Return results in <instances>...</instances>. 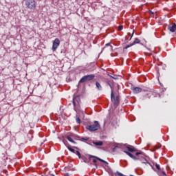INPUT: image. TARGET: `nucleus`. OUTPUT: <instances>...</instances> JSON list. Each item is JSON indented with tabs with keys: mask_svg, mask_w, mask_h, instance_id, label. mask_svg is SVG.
Masks as SVG:
<instances>
[{
	"mask_svg": "<svg viewBox=\"0 0 176 176\" xmlns=\"http://www.w3.org/2000/svg\"><path fill=\"white\" fill-rule=\"evenodd\" d=\"M124 153H126V155L129 156V157H131V159H133V160H140V162L143 164H149V162H148V160H146V158L145 157V154H144L142 151L137 152L135 153V155L137 157L133 155L131 153L127 152L126 151H124Z\"/></svg>",
	"mask_w": 176,
	"mask_h": 176,
	"instance_id": "1",
	"label": "nucleus"
},
{
	"mask_svg": "<svg viewBox=\"0 0 176 176\" xmlns=\"http://www.w3.org/2000/svg\"><path fill=\"white\" fill-rule=\"evenodd\" d=\"M86 129L89 131H97L100 129V123H98V121H95L93 124L87 125Z\"/></svg>",
	"mask_w": 176,
	"mask_h": 176,
	"instance_id": "2",
	"label": "nucleus"
},
{
	"mask_svg": "<svg viewBox=\"0 0 176 176\" xmlns=\"http://www.w3.org/2000/svg\"><path fill=\"white\" fill-rule=\"evenodd\" d=\"M96 78L94 74H88L82 77V78L79 80V83H85V82H89L90 80H93Z\"/></svg>",
	"mask_w": 176,
	"mask_h": 176,
	"instance_id": "3",
	"label": "nucleus"
},
{
	"mask_svg": "<svg viewBox=\"0 0 176 176\" xmlns=\"http://www.w3.org/2000/svg\"><path fill=\"white\" fill-rule=\"evenodd\" d=\"M89 160H91L93 162V163L95 164V166L97 168V160H99V162H101L102 163H104V164L108 165V162H106L105 160L98 157H96L94 155H89Z\"/></svg>",
	"mask_w": 176,
	"mask_h": 176,
	"instance_id": "4",
	"label": "nucleus"
},
{
	"mask_svg": "<svg viewBox=\"0 0 176 176\" xmlns=\"http://www.w3.org/2000/svg\"><path fill=\"white\" fill-rule=\"evenodd\" d=\"M111 100L113 103L114 107L119 106L120 100H119V96H117L115 98V94H113V91H111Z\"/></svg>",
	"mask_w": 176,
	"mask_h": 176,
	"instance_id": "5",
	"label": "nucleus"
},
{
	"mask_svg": "<svg viewBox=\"0 0 176 176\" xmlns=\"http://www.w3.org/2000/svg\"><path fill=\"white\" fill-rule=\"evenodd\" d=\"M25 5L28 9H35L36 8V1L35 0H28Z\"/></svg>",
	"mask_w": 176,
	"mask_h": 176,
	"instance_id": "6",
	"label": "nucleus"
},
{
	"mask_svg": "<svg viewBox=\"0 0 176 176\" xmlns=\"http://www.w3.org/2000/svg\"><path fill=\"white\" fill-rule=\"evenodd\" d=\"M79 104H80V98H79V96H76L73 98V105L75 111L79 109Z\"/></svg>",
	"mask_w": 176,
	"mask_h": 176,
	"instance_id": "7",
	"label": "nucleus"
},
{
	"mask_svg": "<svg viewBox=\"0 0 176 176\" xmlns=\"http://www.w3.org/2000/svg\"><path fill=\"white\" fill-rule=\"evenodd\" d=\"M59 46H60V39L55 38L52 44V50L54 52H56L57 50V47H58Z\"/></svg>",
	"mask_w": 176,
	"mask_h": 176,
	"instance_id": "8",
	"label": "nucleus"
},
{
	"mask_svg": "<svg viewBox=\"0 0 176 176\" xmlns=\"http://www.w3.org/2000/svg\"><path fill=\"white\" fill-rule=\"evenodd\" d=\"M141 42V40H140L139 38H135L133 41V43H131L130 45H128L125 47H124V49H129V47H131V46H134V45H137V43H140Z\"/></svg>",
	"mask_w": 176,
	"mask_h": 176,
	"instance_id": "9",
	"label": "nucleus"
},
{
	"mask_svg": "<svg viewBox=\"0 0 176 176\" xmlns=\"http://www.w3.org/2000/svg\"><path fill=\"white\" fill-rule=\"evenodd\" d=\"M104 50H106V52H113V47L110 43H107L104 47Z\"/></svg>",
	"mask_w": 176,
	"mask_h": 176,
	"instance_id": "10",
	"label": "nucleus"
},
{
	"mask_svg": "<svg viewBox=\"0 0 176 176\" xmlns=\"http://www.w3.org/2000/svg\"><path fill=\"white\" fill-rule=\"evenodd\" d=\"M168 30H169V31L170 32H175V31H176V24L173 23L172 25H169L168 26Z\"/></svg>",
	"mask_w": 176,
	"mask_h": 176,
	"instance_id": "11",
	"label": "nucleus"
},
{
	"mask_svg": "<svg viewBox=\"0 0 176 176\" xmlns=\"http://www.w3.org/2000/svg\"><path fill=\"white\" fill-rule=\"evenodd\" d=\"M132 90L135 94H138V93H141L142 91V89L140 87H134Z\"/></svg>",
	"mask_w": 176,
	"mask_h": 176,
	"instance_id": "12",
	"label": "nucleus"
},
{
	"mask_svg": "<svg viewBox=\"0 0 176 176\" xmlns=\"http://www.w3.org/2000/svg\"><path fill=\"white\" fill-rule=\"evenodd\" d=\"M94 145H96V146H102L104 145V142L102 141L99 142H93Z\"/></svg>",
	"mask_w": 176,
	"mask_h": 176,
	"instance_id": "13",
	"label": "nucleus"
},
{
	"mask_svg": "<svg viewBox=\"0 0 176 176\" xmlns=\"http://www.w3.org/2000/svg\"><path fill=\"white\" fill-rule=\"evenodd\" d=\"M126 149H127V152H129L130 153H133V152H136L137 150L135 149V148L134 147H130V146H126Z\"/></svg>",
	"mask_w": 176,
	"mask_h": 176,
	"instance_id": "14",
	"label": "nucleus"
},
{
	"mask_svg": "<svg viewBox=\"0 0 176 176\" xmlns=\"http://www.w3.org/2000/svg\"><path fill=\"white\" fill-rule=\"evenodd\" d=\"M96 86L97 90H99V91L102 90V86L100 82H98V81L96 82Z\"/></svg>",
	"mask_w": 176,
	"mask_h": 176,
	"instance_id": "15",
	"label": "nucleus"
},
{
	"mask_svg": "<svg viewBox=\"0 0 176 176\" xmlns=\"http://www.w3.org/2000/svg\"><path fill=\"white\" fill-rule=\"evenodd\" d=\"M66 138H67V140L69 141V142H72V144H76V141H74V140L72 139L71 137H69V136H66Z\"/></svg>",
	"mask_w": 176,
	"mask_h": 176,
	"instance_id": "16",
	"label": "nucleus"
},
{
	"mask_svg": "<svg viewBox=\"0 0 176 176\" xmlns=\"http://www.w3.org/2000/svg\"><path fill=\"white\" fill-rule=\"evenodd\" d=\"M76 123H78V124H80L81 121H80V118H79V116H76Z\"/></svg>",
	"mask_w": 176,
	"mask_h": 176,
	"instance_id": "17",
	"label": "nucleus"
},
{
	"mask_svg": "<svg viewBox=\"0 0 176 176\" xmlns=\"http://www.w3.org/2000/svg\"><path fill=\"white\" fill-rule=\"evenodd\" d=\"M67 149H69V151L70 152H72L73 153H75V152H76V150L72 148H71L69 146H67Z\"/></svg>",
	"mask_w": 176,
	"mask_h": 176,
	"instance_id": "18",
	"label": "nucleus"
},
{
	"mask_svg": "<svg viewBox=\"0 0 176 176\" xmlns=\"http://www.w3.org/2000/svg\"><path fill=\"white\" fill-rule=\"evenodd\" d=\"M74 153L80 159V153L78 151H76Z\"/></svg>",
	"mask_w": 176,
	"mask_h": 176,
	"instance_id": "19",
	"label": "nucleus"
},
{
	"mask_svg": "<svg viewBox=\"0 0 176 176\" xmlns=\"http://www.w3.org/2000/svg\"><path fill=\"white\" fill-rule=\"evenodd\" d=\"M107 85H109V86L110 87L111 91H113V87L111 85V83H109V82H107Z\"/></svg>",
	"mask_w": 176,
	"mask_h": 176,
	"instance_id": "20",
	"label": "nucleus"
},
{
	"mask_svg": "<svg viewBox=\"0 0 176 176\" xmlns=\"http://www.w3.org/2000/svg\"><path fill=\"white\" fill-rule=\"evenodd\" d=\"M116 175H118V176H124L122 173H120L119 171H117L116 173Z\"/></svg>",
	"mask_w": 176,
	"mask_h": 176,
	"instance_id": "21",
	"label": "nucleus"
},
{
	"mask_svg": "<svg viewBox=\"0 0 176 176\" xmlns=\"http://www.w3.org/2000/svg\"><path fill=\"white\" fill-rule=\"evenodd\" d=\"M155 167H156V168H157V170H160V165L156 164H155Z\"/></svg>",
	"mask_w": 176,
	"mask_h": 176,
	"instance_id": "22",
	"label": "nucleus"
},
{
	"mask_svg": "<svg viewBox=\"0 0 176 176\" xmlns=\"http://www.w3.org/2000/svg\"><path fill=\"white\" fill-rule=\"evenodd\" d=\"M82 141H89V138H82Z\"/></svg>",
	"mask_w": 176,
	"mask_h": 176,
	"instance_id": "23",
	"label": "nucleus"
},
{
	"mask_svg": "<svg viewBox=\"0 0 176 176\" xmlns=\"http://www.w3.org/2000/svg\"><path fill=\"white\" fill-rule=\"evenodd\" d=\"M118 29L120 30V31H122V30H123V25H120L118 27Z\"/></svg>",
	"mask_w": 176,
	"mask_h": 176,
	"instance_id": "24",
	"label": "nucleus"
},
{
	"mask_svg": "<svg viewBox=\"0 0 176 176\" xmlns=\"http://www.w3.org/2000/svg\"><path fill=\"white\" fill-rule=\"evenodd\" d=\"M133 35H134V30H133L132 35H131L129 41H131V38H133Z\"/></svg>",
	"mask_w": 176,
	"mask_h": 176,
	"instance_id": "25",
	"label": "nucleus"
},
{
	"mask_svg": "<svg viewBox=\"0 0 176 176\" xmlns=\"http://www.w3.org/2000/svg\"><path fill=\"white\" fill-rule=\"evenodd\" d=\"M118 146H115L113 148V152H115V151H116Z\"/></svg>",
	"mask_w": 176,
	"mask_h": 176,
	"instance_id": "26",
	"label": "nucleus"
},
{
	"mask_svg": "<svg viewBox=\"0 0 176 176\" xmlns=\"http://www.w3.org/2000/svg\"><path fill=\"white\" fill-rule=\"evenodd\" d=\"M162 173L163 174V175H166V172H164V171H162Z\"/></svg>",
	"mask_w": 176,
	"mask_h": 176,
	"instance_id": "27",
	"label": "nucleus"
},
{
	"mask_svg": "<svg viewBox=\"0 0 176 176\" xmlns=\"http://www.w3.org/2000/svg\"><path fill=\"white\" fill-rule=\"evenodd\" d=\"M150 13H151V14H154V13L152 11H151Z\"/></svg>",
	"mask_w": 176,
	"mask_h": 176,
	"instance_id": "28",
	"label": "nucleus"
},
{
	"mask_svg": "<svg viewBox=\"0 0 176 176\" xmlns=\"http://www.w3.org/2000/svg\"><path fill=\"white\" fill-rule=\"evenodd\" d=\"M128 35H131V33H128Z\"/></svg>",
	"mask_w": 176,
	"mask_h": 176,
	"instance_id": "29",
	"label": "nucleus"
},
{
	"mask_svg": "<svg viewBox=\"0 0 176 176\" xmlns=\"http://www.w3.org/2000/svg\"><path fill=\"white\" fill-rule=\"evenodd\" d=\"M149 56H152V54H150Z\"/></svg>",
	"mask_w": 176,
	"mask_h": 176,
	"instance_id": "30",
	"label": "nucleus"
}]
</instances>
